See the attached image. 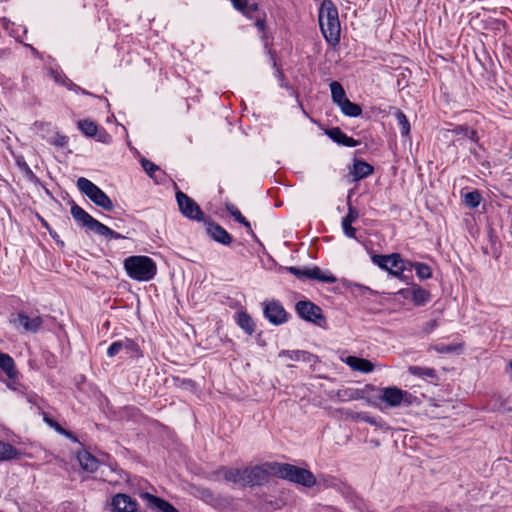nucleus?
Masks as SVG:
<instances>
[{"label":"nucleus","mask_w":512,"mask_h":512,"mask_svg":"<svg viewBox=\"0 0 512 512\" xmlns=\"http://www.w3.org/2000/svg\"><path fill=\"white\" fill-rule=\"evenodd\" d=\"M270 55H271V60H272V65L275 69V77L277 78V80L279 81V85L280 87L284 88V89H287L288 91H290V95L294 96L299 104V106L301 107V109L303 110V112L306 114L304 108H303V105L302 103L300 102L299 100V96H298V93L293 89V87L286 81V77L284 75V72L282 71V69L278 66L277 62H276V59H275V56H274V53H272L270 51Z\"/></svg>","instance_id":"obj_22"},{"label":"nucleus","mask_w":512,"mask_h":512,"mask_svg":"<svg viewBox=\"0 0 512 512\" xmlns=\"http://www.w3.org/2000/svg\"><path fill=\"white\" fill-rule=\"evenodd\" d=\"M463 346L461 344H438L435 346V350L441 354H450L457 351H461Z\"/></svg>","instance_id":"obj_44"},{"label":"nucleus","mask_w":512,"mask_h":512,"mask_svg":"<svg viewBox=\"0 0 512 512\" xmlns=\"http://www.w3.org/2000/svg\"><path fill=\"white\" fill-rule=\"evenodd\" d=\"M56 81L59 82L61 85L65 86L68 90L73 91L75 93L89 94V91L81 88L79 85L75 84L71 79H69L65 75L60 78H56Z\"/></svg>","instance_id":"obj_43"},{"label":"nucleus","mask_w":512,"mask_h":512,"mask_svg":"<svg viewBox=\"0 0 512 512\" xmlns=\"http://www.w3.org/2000/svg\"><path fill=\"white\" fill-rule=\"evenodd\" d=\"M42 224H43V226H44L48 231H49V229H51V228H50V226H49V224H48L44 219H42Z\"/></svg>","instance_id":"obj_64"},{"label":"nucleus","mask_w":512,"mask_h":512,"mask_svg":"<svg viewBox=\"0 0 512 512\" xmlns=\"http://www.w3.org/2000/svg\"><path fill=\"white\" fill-rule=\"evenodd\" d=\"M140 162L142 168L151 179L156 183H161L163 181L165 172L161 170L158 165L146 158H142Z\"/></svg>","instance_id":"obj_24"},{"label":"nucleus","mask_w":512,"mask_h":512,"mask_svg":"<svg viewBox=\"0 0 512 512\" xmlns=\"http://www.w3.org/2000/svg\"><path fill=\"white\" fill-rule=\"evenodd\" d=\"M341 112L347 117H358L362 114V108L359 104L351 102L349 99H345L338 106Z\"/></svg>","instance_id":"obj_34"},{"label":"nucleus","mask_w":512,"mask_h":512,"mask_svg":"<svg viewBox=\"0 0 512 512\" xmlns=\"http://www.w3.org/2000/svg\"><path fill=\"white\" fill-rule=\"evenodd\" d=\"M43 421L60 435L65 436L74 443H79L77 436L73 432L63 428L56 420L51 418L47 413H43Z\"/></svg>","instance_id":"obj_28"},{"label":"nucleus","mask_w":512,"mask_h":512,"mask_svg":"<svg viewBox=\"0 0 512 512\" xmlns=\"http://www.w3.org/2000/svg\"><path fill=\"white\" fill-rule=\"evenodd\" d=\"M123 350L129 357L140 358L143 356L140 346L130 338L123 339Z\"/></svg>","instance_id":"obj_36"},{"label":"nucleus","mask_w":512,"mask_h":512,"mask_svg":"<svg viewBox=\"0 0 512 512\" xmlns=\"http://www.w3.org/2000/svg\"><path fill=\"white\" fill-rule=\"evenodd\" d=\"M121 351H123V339L114 341L110 344L107 349V356L110 358L115 357Z\"/></svg>","instance_id":"obj_48"},{"label":"nucleus","mask_w":512,"mask_h":512,"mask_svg":"<svg viewBox=\"0 0 512 512\" xmlns=\"http://www.w3.org/2000/svg\"><path fill=\"white\" fill-rule=\"evenodd\" d=\"M401 281H404L406 282L407 284H409V281L412 280V276H407L404 274V277L403 278H399Z\"/></svg>","instance_id":"obj_63"},{"label":"nucleus","mask_w":512,"mask_h":512,"mask_svg":"<svg viewBox=\"0 0 512 512\" xmlns=\"http://www.w3.org/2000/svg\"><path fill=\"white\" fill-rule=\"evenodd\" d=\"M22 171L25 173L26 177L30 180H33L36 178V175L33 173L31 168L28 166L26 162H23L22 164L18 163Z\"/></svg>","instance_id":"obj_54"},{"label":"nucleus","mask_w":512,"mask_h":512,"mask_svg":"<svg viewBox=\"0 0 512 512\" xmlns=\"http://www.w3.org/2000/svg\"><path fill=\"white\" fill-rule=\"evenodd\" d=\"M403 390L396 386H389L382 389L380 399L390 407H398L403 403Z\"/></svg>","instance_id":"obj_18"},{"label":"nucleus","mask_w":512,"mask_h":512,"mask_svg":"<svg viewBox=\"0 0 512 512\" xmlns=\"http://www.w3.org/2000/svg\"><path fill=\"white\" fill-rule=\"evenodd\" d=\"M341 227L346 237L356 239V229L352 226V222L342 220Z\"/></svg>","instance_id":"obj_49"},{"label":"nucleus","mask_w":512,"mask_h":512,"mask_svg":"<svg viewBox=\"0 0 512 512\" xmlns=\"http://www.w3.org/2000/svg\"><path fill=\"white\" fill-rule=\"evenodd\" d=\"M394 115L397 120V125L399 127L401 136L402 137L409 136L410 123H409V120H408L407 116L405 115V113L402 110L398 109Z\"/></svg>","instance_id":"obj_37"},{"label":"nucleus","mask_w":512,"mask_h":512,"mask_svg":"<svg viewBox=\"0 0 512 512\" xmlns=\"http://www.w3.org/2000/svg\"><path fill=\"white\" fill-rule=\"evenodd\" d=\"M371 261L377 265L380 269L387 271L389 268V254L383 255V254H373L371 256Z\"/></svg>","instance_id":"obj_45"},{"label":"nucleus","mask_w":512,"mask_h":512,"mask_svg":"<svg viewBox=\"0 0 512 512\" xmlns=\"http://www.w3.org/2000/svg\"><path fill=\"white\" fill-rule=\"evenodd\" d=\"M403 406H420L422 404V399L416 395L411 394L408 391L403 390Z\"/></svg>","instance_id":"obj_46"},{"label":"nucleus","mask_w":512,"mask_h":512,"mask_svg":"<svg viewBox=\"0 0 512 512\" xmlns=\"http://www.w3.org/2000/svg\"><path fill=\"white\" fill-rule=\"evenodd\" d=\"M77 459L85 471L95 472L98 469L99 461L87 451L79 452Z\"/></svg>","instance_id":"obj_29"},{"label":"nucleus","mask_w":512,"mask_h":512,"mask_svg":"<svg viewBox=\"0 0 512 512\" xmlns=\"http://www.w3.org/2000/svg\"><path fill=\"white\" fill-rule=\"evenodd\" d=\"M272 464L273 462H265L244 468L245 486H261L268 482L269 477L273 476Z\"/></svg>","instance_id":"obj_9"},{"label":"nucleus","mask_w":512,"mask_h":512,"mask_svg":"<svg viewBox=\"0 0 512 512\" xmlns=\"http://www.w3.org/2000/svg\"><path fill=\"white\" fill-rule=\"evenodd\" d=\"M49 235L53 238V240L56 242L58 246H60L61 248L65 246L64 241L60 239L59 235L55 230L49 229Z\"/></svg>","instance_id":"obj_56"},{"label":"nucleus","mask_w":512,"mask_h":512,"mask_svg":"<svg viewBox=\"0 0 512 512\" xmlns=\"http://www.w3.org/2000/svg\"><path fill=\"white\" fill-rule=\"evenodd\" d=\"M398 295L404 299H412V286L410 288H403L397 292Z\"/></svg>","instance_id":"obj_57"},{"label":"nucleus","mask_w":512,"mask_h":512,"mask_svg":"<svg viewBox=\"0 0 512 512\" xmlns=\"http://www.w3.org/2000/svg\"><path fill=\"white\" fill-rule=\"evenodd\" d=\"M204 224L207 235L215 242L224 246H229L233 242L232 235L211 218H207Z\"/></svg>","instance_id":"obj_12"},{"label":"nucleus","mask_w":512,"mask_h":512,"mask_svg":"<svg viewBox=\"0 0 512 512\" xmlns=\"http://www.w3.org/2000/svg\"><path fill=\"white\" fill-rule=\"evenodd\" d=\"M0 369L11 380L16 379L18 371L14 359L7 353L0 352Z\"/></svg>","instance_id":"obj_26"},{"label":"nucleus","mask_w":512,"mask_h":512,"mask_svg":"<svg viewBox=\"0 0 512 512\" xmlns=\"http://www.w3.org/2000/svg\"><path fill=\"white\" fill-rule=\"evenodd\" d=\"M247 9H248L250 12H253V13H254V12H257V11H258L259 6H258V4H257V3H251V4H249V3L247 2Z\"/></svg>","instance_id":"obj_58"},{"label":"nucleus","mask_w":512,"mask_h":512,"mask_svg":"<svg viewBox=\"0 0 512 512\" xmlns=\"http://www.w3.org/2000/svg\"><path fill=\"white\" fill-rule=\"evenodd\" d=\"M408 372L416 377L419 378H431L435 379L437 378V372L434 368L430 367H421V366H409Z\"/></svg>","instance_id":"obj_35"},{"label":"nucleus","mask_w":512,"mask_h":512,"mask_svg":"<svg viewBox=\"0 0 512 512\" xmlns=\"http://www.w3.org/2000/svg\"><path fill=\"white\" fill-rule=\"evenodd\" d=\"M280 358L285 357L292 361L316 363L318 357L305 350H281L278 354Z\"/></svg>","instance_id":"obj_19"},{"label":"nucleus","mask_w":512,"mask_h":512,"mask_svg":"<svg viewBox=\"0 0 512 512\" xmlns=\"http://www.w3.org/2000/svg\"><path fill=\"white\" fill-rule=\"evenodd\" d=\"M482 201V195L478 190L467 192L464 195V204L470 209H476Z\"/></svg>","instance_id":"obj_39"},{"label":"nucleus","mask_w":512,"mask_h":512,"mask_svg":"<svg viewBox=\"0 0 512 512\" xmlns=\"http://www.w3.org/2000/svg\"><path fill=\"white\" fill-rule=\"evenodd\" d=\"M254 24L259 32H265V30H266V13L263 12L260 17H257Z\"/></svg>","instance_id":"obj_52"},{"label":"nucleus","mask_w":512,"mask_h":512,"mask_svg":"<svg viewBox=\"0 0 512 512\" xmlns=\"http://www.w3.org/2000/svg\"><path fill=\"white\" fill-rule=\"evenodd\" d=\"M358 217H359L358 210L354 206H352L350 203H348V212L342 218V220L354 223L358 219Z\"/></svg>","instance_id":"obj_50"},{"label":"nucleus","mask_w":512,"mask_h":512,"mask_svg":"<svg viewBox=\"0 0 512 512\" xmlns=\"http://www.w3.org/2000/svg\"><path fill=\"white\" fill-rule=\"evenodd\" d=\"M10 322L17 329H21L26 333L36 334L42 328L44 318L37 310L30 314L26 311H19L18 313L11 315Z\"/></svg>","instance_id":"obj_5"},{"label":"nucleus","mask_w":512,"mask_h":512,"mask_svg":"<svg viewBox=\"0 0 512 512\" xmlns=\"http://www.w3.org/2000/svg\"><path fill=\"white\" fill-rule=\"evenodd\" d=\"M77 127L86 137L94 138L96 141L103 144H110L112 142V136L100 127L95 121L90 119H83L77 122Z\"/></svg>","instance_id":"obj_10"},{"label":"nucleus","mask_w":512,"mask_h":512,"mask_svg":"<svg viewBox=\"0 0 512 512\" xmlns=\"http://www.w3.org/2000/svg\"><path fill=\"white\" fill-rule=\"evenodd\" d=\"M111 505L115 512H137L138 509L137 501L123 493L113 496Z\"/></svg>","instance_id":"obj_15"},{"label":"nucleus","mask_w":512,"mask_h":512,"mask_svg":"<svg viewBox=\"0 0 512 512\" xmlns=\"http://www.w3.org/2000/svg\"><path fill=\"white\" fill-rule=\"evenodd\" d=\"M325 134L338 145L345 147H356L360 142L346 133H344L339 127H331L325 130Z\"/></svg>","instance_id":"obj_16"},{"label":"nucleus","mask_w":512,"mask_h":512,"mask_svg":"<svg viewBox=\"0 0 512 512\" xmlns=\"http://www.w3.org/2000/svg\"><path fill=\"white\" fill-rule=\"evenodd\" d=\"M404 262H405V266H407V269H409V270L414 269L413 267H411V265L417 263V262L410 261V260H405V259H404Z\"/></svg>","instance_id":"obj_62"},{"label":"nucleus","mask_w":512,"mask_h":512,"mask_svg":"<svg viewBox=\"0 0 512 512\" xmlns=\"http://www.w3.org/2000/svg\"><path fill=\"white\" fill-rule=\"evenodd\" d=\"M271 469L273 476L306 488H312L317 483L316 477L310 470L293 464L273 462Z\"/></svg>","instance_id":"obj_2"},{"label":"nucleus","mask_w":512,"mask_h":512,"mask_svg":"<svg viewBox=\"0 0 512 512\" xmlns=\"http://www.w3.org/2000/svg\"><path fill=\"white\" fill-rule=\"evenodd\" d=\"M374 172V167L362 159L355 158L353 161V169L350 171L354 181L367 178Z\"/></svg>","instance_id":"obj_20"},{"label":"nucleus","mask_w":512,"mask_h":512,"mask_svg":"<svg viewBox=\"0 0 512 512\" xmlns=\"http://www.w3.org/2000/svg\"><path fill=\"white\" fill-rule=\"evenodd\" d=\"M239 12H241L245 17L249 18V19H252L253 18V12H250L247 7L243 10H240Z\"/></svg>","instance_id":"obj_60"},{"label":"nucleus","mask_w":512,"mask_h":512,"mask_svg":"<svg viewBox=\"0 0 512 512\" xmlns=\"http://www.w3.org/2000/svg\"><path fill=\"white\" fill-rule=\"evenodd\" d=\"M236 324L248 335H253L256 330V324L253 318L246 312L241 311L236 315Z\"/></svg>","instance_id":"obj_27"},{"label":"nucleus","mask_w":512,"mask_h":512,"mask_svg":"<svg viewBox=\"0 0 512 512\" xmlns=\"http://www.w3.org/2000/svg\"><path fill=\"white\" fill-rule=\"evenodd\" d=\"M407 270V266H405L404 259L399 253H391L389 254V275L395 278H403L404 272Z\"/></svg>","instance_id":"obj_21"},{"label":"nucleus","mask_w":512,"mask_h":512,"mask_svg":"<svg viewBox=\"0 0 512 512\" xmlns=\"http://www.w3.org/2000/svg\"><path fill=\"white\" fill-rule=\"evenodd\" d=\"M264 317L273 325L279 326L286 323L290 317L283 305L278 300H271L263 303Z\"/></svg>","instance_id":"obj_11"},{"label":"nucleus","mask_w":512,"mask_h":512,"mask_svg":"<svg viewBox=\"0 0 512 512\" xmlns=\"http://www.w3.org/2000/svg\"><path fill=\"white\" fill-rule=\"evenodd\" d=\"M226 211L234 218L235 221L243 225L247 229V233L252 237H256L250 222L242 215L240 210L232 203H226L225 205Z\"/></svg>","instance_id":"obj_30"},{"label":"nucleus","mask_w":512,"mask_h":512,"mask_svg":"<svg viewBox=\"0 0 512 512\" xmlns=\"http://www.w3.org/2000/svg\"><path fill=\"white\" fill-rule=\"evenodd\" d=\"M439 326V322L437 319H432L428 322H426L424 325H423V332L429 334L431 333L435 328H437Z\"/></svg>","instance_id":"obj_53"},{"label":"nucleus","mask_w":512,"mask_h":512,"mask_svg":"<svg viewBox=\"0 0 512 512\" xmlns=\"http://www.w3.org/2000/svg\"><path fill=\"white\" fill-rule=\"evenodd\" d=\"M336 397L341 402L359 400L364 398V392L357 388H343L337 390Z\"/></svg>","instance_id":"obj_31"},{"label":"nucleus","mask_w":512,"mask_h":512,"mask_svg":"<svg viewBox=\"0 0 512 512\" xmlns=\"http://www.w3.org/2000/svg\"><path fill=\"white\" fill-rule=\"evenodd\" d=\"M70 212L76 222L86 227L88 230L95 232L100 221L93 218L88 212L74 202L71 206Z\"/></svg>","instance_id":"obj_14"},{"label":"nucleus","mask_w":512,"mask_h":512,"mask_svg":"<svg viewBox=\"0 0 512 512\" xmlns=\"http://www.w3.org/2000/svg\"><path fill=\"white\" fill-rule=\"evenodd\" d=\"M47 142L56 147H65L69 142V138L66 135L55 132L54 136L47 139Z\"/></svg>","instance_id":"obj_47"},{"label":"nucleus","mask_w":512,"mask_h":512,"mask_svg":"<svg viewBox=\"0 0 512 512\" xmlns=\"http://www.w3.org/2000/svg\"><path fill=\"white\" fill-rule=\"evenodd\" d=\"M318 22L323 37L330 45H337L340 42V21L338 9L332 0H323L319 12Z\"/></svg>","instance_id":"obj_1"},{"label":"nucleus","mask_w":512,"mask_h":512,"mask_svg":"<svg viewBox=\"0 0 512 512\" xmlns=\"http://www.w3.org/2000/svg\"><path fill=\"white\" fill-rule=\"evenodd\" d=\"M411 267L414 268L416 276L420 280H427L432 277V269L426 263L418 262L416 264H412Z\"/></svg>","instance_id":"obj_42"},{"label":"nucleus","mask_w":512,"mask_h":512,"mask_svg":"<svg viewBox=\"0 0 512 512\" xmlns=\"http://www.w3.org/2000/svg\"><path fill=\"white\" fill-rule=\"evenodd\" d=\"M330 91L332 102L337 106L341 105L345 99H348L342 84L338 81H332L330 83Z\"/></svg>","instance_id":"obj_33"},{"label":"nucleus","mask_w":512,"mask_h":512,"mask_svg":"<svg viewBox=\"0 0 512 512\" xmlns=\"http://www.w3.org/2000/svg\"><path fill=\"white\" fill-rule=\"evenodd\" d=\"M342 413L345 415L346 418H351L354 420H360L364 421L366 423H369L370 425H377V421L374 417H371L366 412H350L348 410H341Z\"/></svg>","instance_id":"obj_40"},{"label":"nucleus","mask_w":512,"mask_h":512,"mask_svg":"<svg viewBox=\"0 0 512 512\" xmlns=\"http://www.w3.org/2000/svg\"><path fill=\"white\" fill-rule=\"evenodd\" d=\"M141 498L147 502L148 507L161 512H179L170 502L148 492L141 493Z\"/></svg>","instance_id":"obj_17"},{"label":"nucleus","mask_w":512,"mask_h":512,"mask_svg":"<svg viewBox=\"0 0 512 512\" xmlns=\"http://www.w3.org/2000/svg\"><path fill=\"white\" fill-rule=\"evenodd\" d=\"M432 295L429 290L418 284L412 283V299L415 306H424L430 302Z\"/></svg>","instance_id":"obj_25"},{"label":"nucleus","mask_w":512,"mask_h":512,"mask_svg":"<svg viewBox=\"0 0 512 512\" xmlns=\"http://www.w3.org/2000/svg\"><path fill=\"white\" fill-rule=\"evenodd\" d=\"M77 188L89 198L95 205L106 211H112L114 208L110 197L96 184L85 177H80L76 182Z\"/></svg>","instance_id":"obj_4"},{"label":"nucleus","mask_w":512,"mask_h":512,"mask_svg":"<svg viewBox=\"0 0 512 512\" xmlns=\"http://www.w3.org/2000/svg\"><path fill=\"white\" fill-rule=\"evenodd\" d=\"M230 1L232 3L233 7L237 11L245 9L247 6V2H248V0H230Z\"/></svg>","instance_id":"obj_55"},{"label":"nucleus","mask_w":512,"mask_h":512,"mask_svg":"<svg viewBox=\"0 0 512 512\" xmlns=\"http://www.w3.org/2000/svg\"><path fill=\"white\" fill-rule=\"evenodd\" d=\"M287 272L291 273L299 280L311 279L317 280L322 283H335L337 278L329 273L322 271L318 266L299 268L296 266H288L284 268Z\"/></svg>","instance_id":"obj_8"},{"label":"nucleus","mask_w":512,"mask_h":512,"mask_svg":"<svg viewBox=\"0 0 512 512\" xmlns=\"http://www.w3.org/2000/svg\"><path fill=\"white\" fill-rule=\"evenodd\" d=\"M297 315L306 322L323 327L326 323L322 309L309 300H300L295 304Z\"/></svg>","instance_id":"obj_7"},{"label":"nucleus","mask_w":512,"mask_h":512,"mask_svg":"<svg viewBox=\"0 0 512 512\" xmlns=\"http://www.w3.org/2000/svg\"><path fill=\"white\" fill-rule=\"evenodd\" d=\"M345 362L354 371L371 373L374 370V364L370 360L364 358L348 356Z\"/></svg>","instance_id":"obj_23"},{"label":"nucleus","mask_w":512,"mask_h":512,"mask_svg":"<svg viewBox=\"0 0 512 512\" xmlns=\"http://www.w3.org/2000/svg\"><path fill=\"white\" fill-rule=\"evenodd\" d=\"M94 233L105 237L107 240H112V239L118 240V239L125 238L122 234L112 230L111 228H109L108 226L104 225L101 222L97 226Z\"/></svg>","instance_id":"obj_38"},{"label":"nucleus","mask_w":512,"mask_h":512,"mask_svg":"<svg viewBox=\"0 0 512 512\" xmlns=\"http://www.w3.org/2000/svg\"><path fill=\"white\" fill-rule=\"evenodd\" d=\"M86 96H90V97H94V98H98L100 100H104L106 103H107V106H109V102L106 98L102 97V96H98V95H95L91 92H89V94H85Z\"/></svg>","instance_id":"obj_61"},{"label":"nucleus","mask_w":512,"mask_h":512,"mask_svg":"<svg viewBox=\"0 0 512 512\" xmlns=\"http://www.w3.org/2000/svg\"><path fill=\"white\" fill-rule=\"evenodd\" d=\"M124 269L131 279L139 282L150 281L157 273L155 261L145 255L129 256L124 260Z\"/></svg>","instance_id":"obj_3"},{"label":"nucleus","mask_w":512,"mask_h":512,"mask_svg":"<svg viewBox=\"0 0 512 512\" xmlns=\"http://www.w3.org/2000/svg\"><path fill=\"white\" fill-rule=\"evenodd\" d=\"M470 126L467 124H459L454 125L451 129H448L447 132L456 136L455 142H459L461 144L462 140L467 139V135L469 132Z\"/></svg>","instance_id":"obj_41"},{"label":"nucleus","mask_w":512,"mask_h":512,"mask_svg":"<svg viewBox=\"0 0 512 512\" xmlns=\"http://www.w3.org/2000/svg\"><path fill=\"white\" fill-rule=\"evenodd\" d=\"M215 480L222 477L226 482L245 487L244 469L220 466L212 472Z\"/></svg>","instance_id":"obj_13"},{"label":"nucleus","mask_w":512,"mask_h":512,"mask_svg":"<svg viewBox=\"0 0 512 512\" xmlns=\"http://www.w3.org/2000/svg\"><path fill=\"white\" fill-rule=\"evenodd\" d=\"M180 213L189 220L205 222L207 219L196 201L184 192L178 190L175 194Z\"/></svg>","instance_id":"obj_6"},{"label":"nucleus","mask_w":512,"mask_h":512,"mask_svg":"<svg viewBox=\"0 0 512 512\" xmlns=\"http://www.w3.org/2000/svg\"><path fill=\"white\" fill-rule=\"evenodd\" d=\"M506 373L509 375V378L512 380V359L508 362L506 366Z\"/></svg>","instance_id":"obj_59"},{"label":"nucleus","mask_w":512,"mask_h":512,"mask_svg":"<svg viewBox=\"0 0 512 512\" xmlns=\"http://www.w3.org/2000/svg\"><path fill=\"white\" fill-rule=\"evenodd\" d=\"M467 139L476 144L479 148H482V144L480 143V137L478 131L472 127L469 128V132L467 135Z\"/></svg>","instance_id":"obj_51"},{"label":"nucleus","mask_w":512,"mask_h":512,"mask_svg":"<svg viewBox=\"0 0 512 512\" xmlns=\"http://www.w3.org/2000/svg\"><path fill=\"white\" fill-rule=\"evenodd\" d=\"M20 452L10 443L0 440V462L10 461L18 458Z\"/></svg>","instance_id":"obj_32"}]
</instances>
